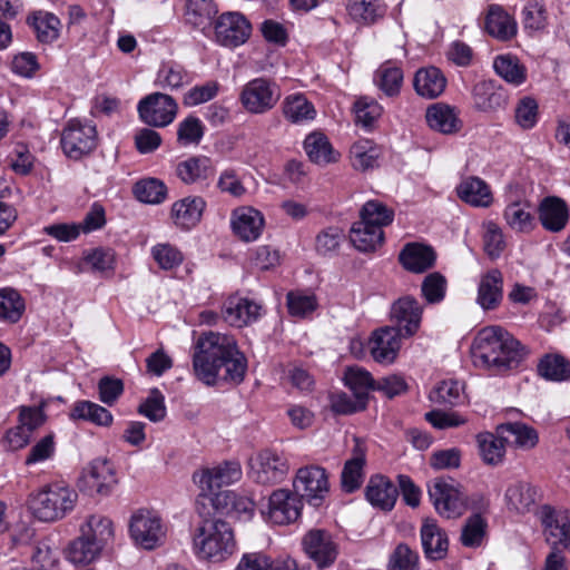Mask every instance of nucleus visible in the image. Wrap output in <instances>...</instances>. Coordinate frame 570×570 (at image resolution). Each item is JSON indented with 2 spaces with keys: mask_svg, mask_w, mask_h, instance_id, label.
<instances>
[{
  "mask_svg": "<svg viewBox=\"0 0 570 570\" xmlns=\"http://www.w3.org/2000/svg\"><path fill=\"white\" fill-rule=\"evenodd\" d=\"M193 371L207 386L218 382H243L247 358L239 351L234 336L219 332H204L194 343Z\"/></svg>",
  "mask_w": 570,
  "mask_h": 570,
  "instance_id": "1",
  "label": "nucleus"
},
{
  "mask_svg": "<svg viewBox=\"0 0 570 570\" xmlns=\"http://www.w3.org/2000/svg\"><path fill=\"white\" fill-rule=\"evenodd\" d=\"M523 356L520 342L498 325L480 330L471 344L474 366L495 374L515 367Z\"/></svg>",
  "mask_w": 570,
  "mask_h": 570,
  "instance_id": "2",
  "label": "nucleus"
},
{
  "mask_svg": "<svg viewBox=\"0 0 570 570\" xmlns=\"http://www.w3.org/2000/svg\"><path fill=\"white\" fill-rule=\"evenodd\" d=\"M195 554L209 562H222L236 550V541L230 525L222 519H204L193 537Z\"/></svg>",
  "mask_w": 570,
  "mask_h": 570,
  "instance_id": "3",
  "label": "nucleus"
},
{
  "mask_svg": "<svg viewBox=\"0 0 570 570\" xmlns=\"http://www.w3.org/2000/svg\"><path fill=\"white\" fill-rule=\"evenodd\" d=\"M114 537L110 519L102 515H90L80 527V535L72 540L66 549V559L82 566L95 561L104 546Z\"/></svg>",
  "mask_w": 570,
  "mask_h": 570,
  "instance_id": "4",
  "label": "nucleus"
},
{
  "mask_svg": "<svg viewBox=\"0 0 570 570\" xmlns=\"http://www.w3.org/2000/svg\"><path fill=\"white\" fill-rule=\"evenodd\" d=\"M77 493L62 483H50L32 493L29 508L40 521L53 522L62 519L75 507Z\"/></svg>",
  "mask_w": 570,
  "mask_h": 570,
  "instance_id": "5",
  "label": "nucleus"
},
{
  "mask_svg": "<svg viewBox=\"0 0 570 570\" xmlns=\"http://www.w3.org/2000/svg\"><path fill=\"white\" fill-rule=\"evenodd\" d=\"M282 97L275 80L257 77L247 81L239 91V102L250 115H264L275 108Z\"/></svg>",
  "mask_w": 570,
  "mask_h": 570,
  "instance_id": "6",
  "label": "nucleus"
},
{
  "mask_svg": "<svg viewBox=\"0 0 570 570\" xmlns=\"http://www.w3.org/2000/svg\"><path fill=\"white\" fill-rule=\"evenodd\" d=\"M429 495L436 512L446 519L461 517L470 504L462 487L452 479H436Z\"/></svg>",
  "mask_w": 570,
  "mask_h": 570,
  "instance_id": "7",
  "label": "nucleus"
},
{
  "mask_svg": "<svg viewBox=\"0 0 570 570\" xmlns=\"http://www.w3.org/2000/svg\"><path fill=\"white\" fill-rule=\"evenodd\" d=\"M60 145L68 158L78 160L96 148V127L86 120L70 119L62 129Z\"/></svg>",
  "mask_w": 570,
  "mask_h": 570,
  "instance_id": "8",
  "label": "nucleus"
},
{
  "mask_svg": "<svg viewBox=\"0 0 570 570\" xmlns=\"http://www.w3.org/2000/svg\"><path fill=\"white\" fill-rule=\"evenodd\" d=\"M129 533L137 546L153 550L163 544L166 528L156 511L139 509L130 518Z\"/></svg>",
  "mask_w": 570,
  "mask_h": 570,
  "instance_id": "9",
  "label": "nucleus"
},
{
  "mask_svg": "<svg viewBox=\"0 0 570 570\" xmlns=\"http://www.w3.org/2000/svg\"><path fill=\"white\" fill-rule=\"evenodd\" d=\"M289 472V462L283 452L265 449L249 461V476L259 484L273 485L283 482Z\"/></svg>",
  "mask_w": 570,
  "mask_h": 570,
  "instance_id": "10",
  "label": "nucleus"
},
{
  "mask_svg": "<svg viewBox=\"0 0 570 570\" xmlns=\"http://www.w3.org/2000/svg\"><path fill=\"white\" fill-rule=\"evenodd\" d=\"M294 493L312 505H320L330 491L328 475L324 468L307 465L297 470L293 480Z\"/></svg>",
  "mask_w": 570,
  "mask_h": 570,
  "instance_id": "11",
  "label": "nucleus"
},
{
  "mask_svg": "<svg viewBox=\"0 0 570 570\" xmlns=\"http://www.w3.org/2000/svg\"><path fill=\"white\" fill-rule=\"evenodd\" d=\"M302 549L317 569L333 566L340 554L338 543L332 533L324 529H311L302 538Z\"/></svg>",
  "mask_w": 570,
  "mask_h": 570,
  "instance_id": "12",
  "label": "nucleus"
},
{
  "mask_svg": "<svg viewBox=\"0 0 570 570\" xmlns=\"http://www.w3.org/2000/svg\"><path fill=\"white\" fill-rule=\"evenodd\" d=\"M137 111L141 121L146 125L164 128L176 118L178 105L167 94L153 92L139 100Z\"/></svg>",
  "mask_w": 570,
  "mask_h": 570,
  "instance_id": "13",
  "label": "nucleus"
},
{
  "mask_svg": "<svg viewBox=\"0 0 570 570\" xmlns=\"http://www.w3.org/2000/svg\"><path fill=\"white\" fill-rule=\"evenodd\" d=\"M242 474L239 462L224 461L212 468H202L195 471L193 481L202 492L206 493L239 481Z\"/></svg>",
  "mask_w": 570,
  "mask_h": 570,
  "instance_id": "14",
  "label": "nucleus"
},
{
  "mask_svg": "<svg viewBox=\"0 0 570 570\" xmlns=\"http://www.w3.org/2000/svg\"><path fill=\"white\" fill-rule=\"evenodd\" d=\"M423 305L411 295H404L394 301L391 305V321L403 337L415 335L421 326Z\"/></svg>",
  "mask_w": 570,
  "mask_h": 570,
  "instance_id": "15",
  "label": "nucleus"
},
{
  "mask_svg": "<svg viewBox=\"0 0 570 570\" xmlns=\"http://www.w3.org/2000/svg\"><path fill=\"white\" fill-rule=\"evenodd\" d=\"M302 508L299 497L287 489H278L269 497L267 519L274 524H289L299 518Z\"/></svg>",
  "mask_w": 570,
  "mask_h": 570,
  "instance_id": "16",
  "label": "nucleus"
},
{
  "mask_svg": "<svg viewBox=\"0 0 570 570\" xmlns=\"http://www.w3.org/2000/svg\"><path fill=\"white\" fill-rule=\"evenodd\" d=\"M250 23L238 12H226L215 23V38L226 47H238L250 36Z\"/></svg>",
  "mask_w": 570,
  "mask_h": 570,
  "instance_id": "17",
  "label": "nucleus"
},
{
  "mask_svg": "<svg viewBox=\"0 0 570 570\" xmlns=\"http://www.w3.org/2000/svg\"><path fill=\"white\" fill-rule=\"evenodd\" d=\"M263 314V306L245 297L230 296L222 308V316L226 323L235 327H244L258 321Z\"/></svg>",
  "mask_w": 570,
  "mask_h": 570,
  "instance_id": "18",
  "label": "nucleus"
},
{
  "mask_svg": "<svg viewBox=\"0 0 570 570\" xmlns=\"http://www.w3.org/2000/svg\"><path fill=\"white\" fill-rule=\"evenodd\" d=\"M539 519L546 535L570 552V511L543 505L539 511Z\"/></svg>",
  "mask_w": 570,
  "mask_h": 570,
  "instance_id": "19",
  "label": "nucleus"
},
{
  "mask_svg": "<svg viewBox=\"0 0 570 570\" xmlns=\"http://www.w3.org/2000/svg\"><path fill=\"white\" fill-rule=\"evenodd\" d=\"M354 442L351 456L345 461L341 473V487L346 493L358 490L365 476L366 446L357 438L354 439Z\"/></svg>",
  "mask_w": 570,
  "mask_h": 570,
  "instance_id": "20",
  "label": "nucleus"
},
{
  "mask_svg": "<svg viewBox=\"0 0 570 570\" xmlns=\"http://www.w3.org/2000/svg\"><path fill=\"white\" fill-rule=\"evenodd\" d=\"M400 331L394 326L376 330L370 341V352L374 361L382 364L394 362L401 348Z\"/></svg>",
  "mask_w": 570,
  "mask_h": 570,
  "instance_id": "21",
  "label": "nucleus"
},
{
  "mask_svg": "<svg viewBox=\"0 0 570 570\" xmlns=\"http://www.w3.org/2000/svg\"><path fill=\"white\" fill-rule=\"evenodd\" d=\"M364 494L373 508L387 512L394 508L399 490L387 476L373 474L365 485Z\"/></svg>",
  "mask_w": 570,
  "mask_h": 570,
  "instance_id": "22",
  "label": "nucleus"
},
{
  "mask_svg": "<svg viewBox=\"0 0 570 570\" xmlns=\"http://www.w3.org/2000/svg\"><path fill=\"white\" fill-rule=\"evenodd\" d=\"M83 481L89 491L101 495L109 494L117 483L112 463L101 458L94 460L83 474Z\"/></svg>",
  "mask_w": 570,
  "mask_h": 570,
  "instance_id": "23",
  "label": "nucleus"
},
{
  "mask_svg": "<svg viewBox=\"0 0 570 570\" xmlns=\"http://www.w3.org/2000/svg\"><path fill=\"white\" fill-rule=\"evenodd\" d=\"M232 228L244 242L256 240L264 227V217L257 209L243 206L232 213Z\"/></svg>",
  "mask_w": 570,
  "mask_h": 570,
  "instance_id": "24",
  "label": "nucleus"
},
{
  "mask_svg": "<svg viewBox=\"0 0 570 570\" xmlns=\"http://www.w3.org/2000/svg\"><path fill=\"white\" fill-rule=\"evenodd\" d=\"M456 194L462 202L472 207L489 208L494 202L490 185L476 176L462 179L456 187Z\"/></svg>",
  "mask_w": 570,
  "mask_h": 570,
  "instance_id": "25",
  "label": "nucleus"
},
{
  "mask_svg": "<svg viewBox=\"0 0 570 570\" xmlns=\"http://www.w3.org/2000/svg\"><path fill=\"white\" fill-rule=\"evenodd\" d=\"M485 30L500 41H509L517 36L518 23L502 6L490 4L485 16Z\"/></svg>",
  "mask_w": 570,
  "mask_h": 570,
  "instance_id": "26",
  "label": "nucleus"
},
{
  "mask_svg": "<svg viewBox=\"0 0 570 570\" xmlns=\"http://www.w3.org/2000/svg\"><path fill=\"white\" fill-rule=\"evenodd\" d=\"M176 176L186 185L203 184L215 175V167L206 156H191L179 161L175 168Z\"/></svg>",
  "mask_w": 570,
  "mask_h": 570,
  "instance_id": "27",
  "label": "nucleus"
},
{
  "mask_svg": "<svg viewBox=\"0 0 570 570\" xmlns=\"http://www.w3.org/2000/svg\"><path fill=\"white\" fill-rule=\"evenodd\" d=\"M212 501L219 513L242 520L252 519L255 511V503L250 498L234 491L219 492Z\"/></svg>",
  "mask_w": 570,
  "mask_h": 570,
  "instance_id": "28",
  "label": "nucleus"
},
{
  "mask_svg": "<svg viewBox=\"0 0 570 570\" xmlns=\"http://www.w3.org/2000/svg\"><path fill=\"white\" fill-rule=\"evenodd\" d=\"M399 259L406 271L420 274L435 265L436 253L429 245L409 243L401 250Z\"/></svg>",
  "mask_w": 570,
  "mask_h": 570,
  "instance_id": "29",
  "label": "nucleus"
},
{
  "mask_svg": "<svg viewBox=\"0 0 570 570\" xmlns=\"http://www.w3.org/2000/svg\"><path fill=\"white\" fill-rule=\"evenodd\" d=\"M503 298V275L497 269H490L481 275L476 303L484 309H495Z\"/></svg>",
  "mask_w": 570,
  "mask_h": 570,
  "instance_id": "30",
  "label": "nucleus"
},
{
  "mask_svg": "<svg viewBox=\"0 0 570 570\" xmlns=\"http://www.w3.org/2000/svg\"><path fill=\"white\" fill-rule=\"evenodd\" d=\"M425 119L432 130L444 135L456 134L462 127L456 109L442 102L431 105L426 109Z\"/></svg>",
  "mask_w": 570,
  "mask_h": 570,
  "instance_id": "31",
  "label": "nucleus"
},
{
  "mask_svg": "<svg viewBox=\"0 0 570 570\" xmlns=\"http://www.w3.org/2000/svg\"><path fill=\"white\" fill-rule=\"evenodd\" d=\"M539 220L546 230L558 233L564 229L569 220V209L559 197H546L538 208Z\"/></svg>",
  "mask_w": 570,
  "mask_h": 570,
  "instance_id": "32",
  "label": "nucleus"
},
{
  "mask_svg": "<svg viewBox=\"0 0 570 570\" xmlns=\"http://www.w3.org/2000/svg\"><path fill=\"white\" fill-rule=\"evenodd\" d=\"M420 532L425 558L432 561L443 560L449 549L445 531L434 520H425Z\"/></svg>",
  "mask_w": 570,
  "mask_h": 570,
  "instance_id": "33",
  "label": "nucleus"
},
{
  "mask_svg": "<svg viewBox=\"0 0 570 570\" xmlns=\"http://www.w3.org/2000/svg\"><path fill=\"white\" fill-rule=\"evenodd\" d=\"M206 202L200 196H188L175 202L170 215L174 224L181 229H191L202 218Z\"/></svg>",
  "mask_w": 570,
  "mask_h": 570,
  "instance_id": "34",
  "label": "nucleus"
},
{
  "mask_svg": "<svg viewBox=\"0 0 570 570\" xmlns=\"http://www.w3.org/2000/svg\"><path fill=\"white\" fill-rule=\"evenodd\" d=\"M497 433L504 436L507 443L523 451L532 450L539 443L537 430L523 422H508L497 426Z\"/></svg>",
  "mask_w": 570,
  "mask_h": 570,
  "instance_id": "35",
  "label": "nucleus"
},
{
  "mask_svg": "<svg viewBox=\"0 0 570 570\" xmlns=\"http://www.w3.org/2000/svg\"><path fill=\"white\" fill-rule=\"evenodd\" d=\"M537 489L525 481L511 483L504 494L508 510L520 514L530 512L537 503Z\"/></svg>",
  "mask_w": 570,
  "mask_h": 570,
  "instance_id": "36",
  "label": "nucleus"
},
{
  "mask_svg": "<svg viewBox=\"0 0 570 570\" xmlns=\"http://www.w3.org/2000/svg\"><path fill=\"white\" fill-rule=\"evenodd\" d=\"M304 150L308 159L318 166L337 163L341 158V154L334 149L327 136L320 131L306 136Z\"/></svg>",
  "mask_w": 570,
  "mask_h": 570,
  "instance_id": "37",
  "label": "nucleus"
},
{
  "mask_svg": "<svg viewBox=\"0 0 570 570\" xmlns=\"http://www.w3.org/2000/svg\"><path fill=\"white\" fill-rule=\"evenodd\" d=\"M503 219L517 233H529L535 227L532 206L525 199L509 202L503 209Z\"/></svg>",
  "mask_w": 570,
  "mask_h": 570,
  "instance_id": "38",
  "label": "nucleus"
},
{
  "mask_svg": "<svg viewBox=\"0 0 570 570\" xmlns=\"http://www.w3.org/2000/svg\"><path fill=\"white\" fill-rule=\"evenodd\" d=\"M27 23L41 43H52L59 38L61 21L51 12L35 11L27 18Z\"/></svg>",
  "mask_w": 570,
  "mask_h": 570,
  "instance_id": "39",
  "label": "nucleus"
},
{
  "mask_svg": "<svg viewBox=\"0 0 570 570\" xmlns=\"http://www.w3.org/2000/svg\"><path fill=\"white\" fill-rule=\"evenodd\" d=\"M413 85L417 95L433 99L444 91L446 79L440 69L429 67L416 71Z\"/></svg>",
  "mask_w": 570,
  "mask_h": 570,
  "instance_id": "40",
  "label": "nucleus"
},
{
  "mask_svg": "<svg viewBox=\"0 0 570 570\" xmlns=\"http://www.w3.org/2000/svg\"><path fill=\"white\" fill-rule=\"evenodd\" d=\"M350 240L360 252H374L384 242V232L362 220L355 222L350 230Z\"/></svg>",
  "mask_w": 570,
  "mask_h": 570,
  "instance_id": "41",
  "label": "nucleus"
},
{
  "mask_svg": "<svg viewBox=\"0 0 570 570\" xmlns=\"http://www.w3.org/2000/svg\"><path fill=\"white\" fill-rule=\"evenodd\" d=\"M374 85L387 97L400 94L403 83V71L395 62H383L373 75Z\"/></svg>",
  "mask_w": 570,
  "mask_h": 570,
  "instance_id": "42",
  "label": "nucleus"
},
{
  "mask_svg": "<svg viewBox=\"0 0 570 570\" xmlns=\"http://www.w3.org/2000/svg\"><path fill=\"white\" fill-rule=\"evenodd\" d=\"M474 106L481 111H493L504 107L507 99L502 90L490 80H482L472 90Z\"/></svg>",
  "mask_w": 570,
  "mask_h": 570,
  "instance_id": "43",
  "label": "nucleus"
},
{
  "mask_svg": "<svg viewBox=\"0 0 570 570\" xmlns=\"http://www.w3.org/2000/svg\"><path fill=\"white\" fill-rule=\"evenodd\" d=\"M381 148L368 139H360L350 148V160L354 169L366 171L377 166Z\"/></svg>",
  "mask_w": 570,
  "mask_h": 570,
  "instance_id": "44",
  "label": "nucleus"
},
{
  "mask_svg": "<svg viewBox=\"0 0 570 570\" xmlns=\"http://www.w3.org/2000/svg\"><path fill=\"white\" fill-rule=\"evenodd\" d=\"M284 117L292 124L311 121L316 116L314 105L303 94H292L282 102Z\"/></svg>",
  "mask_w": 570,
  "mask_h": 570,
  "instance_id": "45",
  "label": "nucleus"
},
{
  "mask_svg": "<svg viewBox=\"0 0 570 570\" xmlns=\"http://www.w3.org/2000/svg\"><path fill=\"white\" fill-rule=\"evenodd\" d=\"M476 443L483 462L488 465H499L505 455L507 441L497 432H483L476 435Z\"/></svg>",
  "mask_w": 570,
  "mask_h": 570,
  "instance_id": "46",
  "label": "nucleus"
},
{
  "mask_svg": "<svg viewBox=\"0 0 570 570\" xmlns=\"http://www.w3.org/2000/svg\"><path fill=\"white\" fill-rule=\"evenodd\" d=\"M538 373L547 381H568L570 380V361L559 353L546 354L538 363Z\"/></svg>",
  "mask_w": 570,
  "mask_h": 570,
  "instance_id": "47",
  "label": "nucleus"
},
{
  "mask_svg": "<svg viewBox=\"0 0 570 570\" xmlns=\"http://www.w3.org/2000/svg\"><path fill=\"white\" fill-rule=\"evenodd\" d=\"M217 13L213 0H187L185 21L194 28L204 30Z\"/></svg>",
  "mask_w": 570,
  "mask_h": 570,
  "instance_id": "48",
  "label": "nucleus"
},
{
  "mask_svg": "<svg viewBox=\"0 0 570 570\" xmlns=\"http://www.w3.org/2000/svg\"><path fill=\"white\" fill-rule=\"evenodd\" d=\"M356 125L372 130L383 114V107L372 97L361 96L353 104Z\"/></svg>",
  "mask_w": 570,
  "mask_h": 570,
  "instance_id": "49",
  "label": "nucleus"
},
{
  "mask_svg": "<svg viewBox=\"0 0 570 570\" xmlns=\"http://www.w3.org/2000/svg\"><path fill=\"white\" fill-rule=\"evenodd\" d=\"M493 68L502 79L513 86H520L527 80V69L514 56H498L493 61Z\"/></svg>",
  "mask_w": 570,
  "mask_h": 570,
  "instance_id": "50",
  "label": "nucleus"
},
{
  "mask_svg": "<svg viewBox=\"0 0 570 570\" xmlns=\"http://www.w3.org/2000/svg\"><path fill=\"white\" fill-rule=\"evenodd\" d=\"M488 537V522L480 514L475 513L465 520L462 527L460 541L466 548H480Z\"/></svg>",
  "mask_w": 570,
  "mask_h": 570,
  "instance_id": "51",
  "label": "nucleus"
},
{
  "mask_svg": "<svg viewBox=\"0 0 570 570\" xmlns=\"http://www.w3.org/2000/svg\"><path fill=\"white\" fill-rule=\"evenodd\" d=\"M343 380L355 396L367 403L368 392L375 389V381L368 371L360 366H350L345 370Z\"/></svg>",
  "mask_w": 570,
  "mask_h": 570,
  "instance_id": "52",
  "label": "nucleus"
},
{
  "mask_svg": "<svg viewBox=\"0 0 570 570\" xmlns=\"http://www.w3.org/2000/svg\"><path fill=\"white\" fill-rule=\"evenodd\" d=\"M72 420H85L97 425L109 426L112 423V414L106 407L90 402H76L70 413Z\"/></svg>",
  "mask_w": 570,
  "mask_h": 570,
  "instance_id": "53",
  "label": "nucleus"
},
{
  "mask_svg": "<svg viewBox=\"0 0 570 570\" xmlns=\"http://www.w3.org/2000/svg\"><path fill=\"white\" fill-rule=\"evenodd\" d=\"M386 10L382 0H350L348 14L358 22L373 23L384 16Z\"/></svg>",
  "mask_w": 570,
  "mask_h": 570,
  "instance_id": "54",
  "label": "nucleus"
},
{
  "mask_svg": "<svg viewBox=\"0 0 570 570\" xmlns=\"http://www.w3.org/2000/svg\"><path fill=\"white\" fill-rule=\"evenodd\" d=\"M521 22L529 36L543 32L549 24L547 9L538 2H529L521 11Z\"/></svg>",
  "mask_w": 570,
  "mask_h": 570,
  "instance_id": "55",
  "label": "nucleus"
},
{
  "mask_svg": "<svg viewBox=\"0 0 570 570\" xmlns=\"http://www.w3.org/2000/svg\"><path fill=\"white\" fill-rule=\"evenodd\" d=\"M394 219V210L384 203L373 199L366 202L360 210V220L370 226L383 227L389 226Z\"/></svg>",
  "mask_w": 570,
  "mask_h": 570,
  "instance_id": "56",
  "label": "nucleus"
},
{
  "mask_svg": "<svg viewBox=\"0 0 570 570\" xmlns=\"http://www.w3.org/2000/svg\"><path fill=\"white\" fill-rule=\"evenodd\" d=\"M24 308V301L18 291L0 288V318L16 323L21 318Z\"/></svg>",
  "mask_w": 570,
  "mask_h": 570,
  "instance_id": "57",
  "label": "nucleus"
},
{
  "mask_svg": "<svg viewBox=\"0 0 570 570\" xmlns=\"http://www.w3.org/2000/svg\"><path fill=\"white\" fill-rule=\"evenodd\" d=\"M448 291V281L439 272L428 274L421 284V295L426 304L436 305L443 302Z\"/></svg>",
  "mask_w": 570,
  "mask_h": 570,
  "instance_id": "58",
  "label": "nucleus"
},
{
  "mask_svg": "<svg viewBox=\"0 0 570 570\" xmlns=\"http://www.w3.org/2000/svg\"><path fill=\"white\" fill-rule=\"evenodd\" d=\"M463 386L455 380H444L439 383L431 392L430 400L434 404L442 406H453L460 403Z\"/></svg>",
  "mask_w": 570,
  "mask_h": 570,
  "instance_id": "59",
  "label": "nucleus"
},
{
  "mask_svg": "<svg viewBox=\"0 0 570 570\" xmlns=\"http://www.w3.org/2000/svg\"><path fill=\"white\" fill-rule=\"evenodd\" d=\"M188 82L186 70L176 63L163 65L156 76L155 83L165 90H175Z\"/></svg>",
  "mask_w": 570,
  "mask_h": 570,
  "instance_id": "60",
  "label": "nucleus"
},
{
  "mask_svg": "<svg viewBox=\"0 0 570 570\" xmlns=\"http://www.w3.org/2000/svg\"><path fill=\"white\" fill-rule=\"evenodd\" d=\"M134 194L142 203L159 204L166 198L167 187L161 180L149 178L136 183Z\"/></svg>",
  "mask_w": 570,
  "mask_h": 570,
  "instance_id": "61",
  "label": "nucleus"
},
{
  "mask_svg": "<svg viewBox=\"0 0 570 570\" xmlns=\"http://www.w3.org/2000/svg\"><path fill=\"white\" fill-rule=\"evenodd\" d=\"M151 256L164 271H171L178 267L184 261L181 252L168 243H160L153 246Z\"/></svg>",
  "mask_w": 570,
  "mask_h": 570,
  "instance_id": "62",
  "label": "nucleus"
},
{
  "mask_svg": "<svg viewBox=\"0 0 570 570\" xmlns=\"http://www.w3.org/2000/svg\"><path fill=\"white\" fill-rule=\"evenodd\" d=\"M205 127L195 116H188L177 126V140L183 146L197 145L204 136Z\"/></svg>",
  "mask_w": 570,
  "mask_h": 570,
  "instance_id": "63",
  "label": "nucleus"
},
{
  "mask_svg": "<svg viewBox=\"0 0 570 570\" xmlns=\"http://www.w3.org/2000/svg\"><path fill=\"white\" fill-rule=\"evenodd\" d=\"M389 570H417L419 554L407 544L400 543L390 556Z\"/></svg>",
  "mask_w": 570,
  "mask_h": 570,
  "instance_id": "64",
  "label": "nucleus"
}]
</instances>
